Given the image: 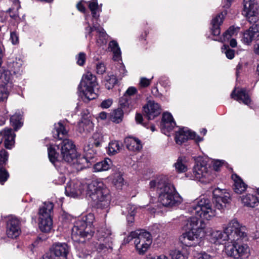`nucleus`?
Masks as SVG:
<instances>
[{
    "label": "nucleus",
    "mask_w": 259,
    "mask_h": 259,
    "mask_svg": "<svg viewBox=\"0 0 259 259\" xmlns=\"http://www.w3.org/2000/svg\"><path fill=\"white\" fill-rule=\"evenodd\" d=\"M53 133L54 138L62 140L61 143L57 146L58 149H60V156L62 160L74 166L77 170L88 166L87 164L89 162L85 154L84 156L79 155L73 142L64 138L67 134V131L61 122H59L55 125Z\"/></svg>",
    "instance_id": "f257e3e1"
},
{
    "label": "nucleus",
    "mask_w": 259,
    "mask_h": 259,
    "mask_svg": "<svg viewBox=\"0 0 259 259\" xmlns=\"http://www.w3.org/2000/svg\"><path fill=\"white\" fill-rule=\"evenodd\" d=\"M149 188L157 191L159 201L164 206H176L182 202V198L176 192L174 186L165 176H159L150 181Z\"/></svg>",
    "instance_id": "f03ea898"
},
{
    "label": "nucleus",
    "mask_w": 259,
    "mask_h": 259,
    "mask_svg": "<svg viewBox=\"0 0 259 259\" xmlns=\"http://www.w3.org/2000/svg\"><path fill=\"white\" fill-rule=\"evenodd\" d=\"M237 228L234 232V240H230L225 245V251L228 256L234 258H246L250 255L249 246L243 243V240L247 239L246 229L240 223L239 227Z\"/></svg>",
    "instance_id": "7ed1b4c3"
},
{
    "label": "nucleus",
    "mask_w": 259,
    "mask_h": 259,
    "mask_svg": "<svg viewBox=\"0 0 259 259\" xmlns=\"http://www.w3.org/2000/svg\"><path fill=\"white\" fill-rule=\"evenodd\" d=\"M185 226L189 231L180 237V241L187 246L196 245L204 237L205 224L198 218L190 217L186 220Z\"/></svg>",
    "instance_id": "20e7f679"
},
{
    "label": "nucleus",
    "mask_w": 259,
    "mask_h": 259,
    "mask_svg": "<svg viewBox=\"0 0 259 259\" xmlns=\"http://www.w3.org/2000/svg\"><path fill=\"white\" fill-rule=\"evenodd\" d=\"M94 220V214L90 213L74 222L71 232V237L74 241L84 242L92 237L95 232L93 225Z\"/></svg>",
    "instance_id": "39448f33"
},
{
    "label": "nucleus",
    "mask_w": 259,
    "mask_h": 259,
    "mask_svg": "<svg viewBox=\"0 0 259 259\" xmlns=\"http://www.w3.org/2000/svg\"><path fill=\"white\" fill-rule=\"evenodd\" d=\"M86 195L98 207L107 208L110 202L109 190L101 181L94 180L87 185Z\"/></svg>",
    "instance_id": "423d86ee"
},
{
    "label": "nucleus",
    "mask_w": 259,
    "mask_h": 259,
    "mask_svg": "<svg viewBox=\"0 0 259 259\" xmlns=\"http://www.w3.org/2000/svg\"><path fill=\"white\" fill-rule=\"evenodd\" d=\"M239 226V222L236 219H234L224 228V232L211 228L205 229L204 228V237H206L210 243L216 245L222 244L226 241L234 240V232Z\"/></svg>",
    "instance_id": "0eeeda50"
},
{
    "label": "nucleus",
    "mask_w": 259,
    "mask_h": 259,
    "mask_svg": "<svg viewBox=\"0 0 259 259\" xmlns=\"http://www.w3.org/2000/svg\"><path fill=\"white\" fill-rule=\"evenodd\" d=\"M188 211L196 218L200 217L207 220H210L216 214L215 210L212 208L210 200L205 198L196 200L189 207Z\"/></svg>",
    "instance_id": "6e6552de"
},
{
    "label": "nucleus",
    "mask_w": 259,
    "mask_h": 259,
    "mask_svg": "<svg viewBox=\"0 0 259 259\" xmlns=\"http://www.w3.org/2000/svg\"><path fill=\"white\" fill-rule=\"evenodd\" d=\"M96 77L91 72L84 74L78 86V90L82 92L88 100H91L97 97V94L94 92V88L97 86Z\"/></svg>",
    "instance_id": "1a4fd4ad"
},
{
    "label": "nucleus",
    "mask_w": 259,
    "mask_h": 259,
    "mask_svg": "<svg viewBox=\"0 0 259 259\" xmlns=\"http://www.w3.org/2000/svg\"><path fill=\"white\" fill-rule=\"evenodd\" d=\"M210 170V168L207 166L204 161H198L193 168V173L187 174V177L190 180H198L203 183H209L214 178Z\"/></svg>",
    "instance_id": "9d476101"
},
{
    "label": "nucleus",
    "mask_w": 259,
    "mask_h": 259,
    "mask_svg": "<svg viewBox=\"0 0 259 259\" xmlns=\"http://www.w3.org/2000/svg\"><path fill=\"white\" fill-rule=\"evenodd\" d=\"M137 234L134 240L135 247L138 253L143 254L152 243V236L149 232L144 230H137Z\"/></svg>",
    "instance_id": "9b49d317"
},
{
    "label": "nucleus",
    "mask_w": 259,
    "mask_h": 259,
    "mask_svg": "<svg viewBox=\"0 0 259 259\" xmlns=\"http://www.w3.org/2000/svg\"><path fill=\"white\" fill-rule=\"evenodd\" d=\"M243 12L250 23L259 22V5L255 0H243Z\"/></svg>",
    "instance_id": "f8f14e48"
},
{
    "label": "nucleus",
    "mask_w": 259,
    "mask_h": 259,
    "mask_svg": "<svg viewBox=\"0 0 259 259\" xmlns=\"http://www.w3.org/2000/svg\"><path fill=\"white\" fill-rule=\"evenodd\" d=\"M103 141V138L100 133H95L92 137L89 140V143L83 148L88 162H93V159L96 154V151L93 149L94 145L98 147Z\"/></svg>",
    "instance_id": "ddd939ff"
},
{
    "label": "nucleus",
    "mask_w": 259,
    "mask_h": 259,
    "mask_svg": "<svg viewBox=\"0 0 259 259\" xmlns=\"http://www.w3.org/2000/svg\"><path fill=\"white\" fill-rule=\"evenodd\" d=\"M69 247L65 243H56L50 249V252L43 257V259H67Z\"/></svg>",
    "instance_id": "4468645a"
},
{
    "label": "nucleus",
    "mask_w": 259,
    "mask_h": 259,
    "mask_svg": "<svg viewBox=\"0 0 259 259\" xmlns=\"http://www.w3.org/2000/svg\"><path fill=\"white\" fill-rule=\"evenodd\" d=\"M213 203L215 207L222 211L230 200V195L225 189H215L213 191Z\"/></svg>",
    "instance_id": "2eb2a0df"
},
{
    "label": "nucleus",
    "mask_w": 259,
    "mask_h": 259,
    "mask_svg": "<svg viewBox=\"0 0 259 259\" xmlns=\"http://www.w3.org/2000/svg\"><path fill=\"white\" fill-rule=\"evenodd\" d=\"M98 239L103 242L99 245L98 249L103 250L104 248L112 249L113 236L111 230L106 227L101 228L97 231Z\"/></svg>",
    "instance_id": "dca6fc26"
},
{
    "label": "nucleus",
    "mask_w": 259,
    "mask_h": 259,
    "mask_svg": "<svg viewBox=\"0 0 259 259\" xmlns=\"http://www.w3.org/2000/svg\"><path fill=\"white\" fill-rule=\"evenodd\" d=\"M188 139H194L197 142L203 140V138L196 135L194 132H192L187 127L180 128L176 132L175 140L178 144H182Z\"/></svg>",
    "instance_id": "f3484780"
},
{
    "label": "nucleus",
    "mask_w": 259,
    "mask_h": 259,
    "mask_svg": "<svg viewBox=\"0 0 259 259\" xmlns=\"http://www.w3.org/2000/svg\"><path fill=\"white\" fill-rule=\"evenodd\" d=\"M21 233L20 222L15 218H12L7 223L6 233L8 237L11 238H17Z\"/></svg>",
    "instance_id": "a211bd4d"
},
{
    "label": "nucleus",
    "mask_w": 259,
    "mask_h": 259,
    "mask_svg": "<svg viewBox=\"0 0 259 259\" xmlns=\"http://www.w3.org/2000/svg\"><path fill=\"white\" fill-rule=\"evenodd\" d=\"M87 185H82L79 182H70L65 187V194L67 196L75 198L81 195Z\"/></svg>",
    "instance_id": "6ab92c4d"
},
{
    "label": "nucleus",
    "mask_w": 259,
    "mask_h": 259,
    "mask_svg": "<svg viewBox=\"0 0 259 259\" xmlns=\"http://www.w3.org/2000/svg\"><path fill=\"white\" fill-rule=\"evenodd\" d=\"M144 111L149 120L153 119L161 113L160 105L154 101H149L144 106Z\"/></svg>",
    "instance_id": "aec40b11"
},
{
    "label": "nucleus",
    "mask_w": 259,
    "mask_h": 259,
    "mask_svg": "<svg viewBox=\"0 0 259 259\" xmlns=\"http://www.w3.org/2000/svg\"><path fill=\"white\" fill-rule=\"evenodd\" d=\"M252 24V25L246 30L243 35L242 40L247 45H249L252 40L259 36V22Z\"/></svg>",
    "instance_id": "412c9836"
},
{
    "label": "nucleus",
    "mask_w": 259,
    "mask_h": 259,
    "mask_svg": "<svg viewBox=\"0 0 259 259\" xmlns=\"http://www.w3.org/2000/svg\"><path fill=\"white\" fill-rule=\"evenodd\" d=\"M140 96L136 95V97L123 96L119 100L120 106L128 110L137 107L139 104Z\"/></svg>",
    "instance_id": "4be33fe9"
},
{
    "label": "nucleus",
    "mask_w": 259,
    "mask_h": 259,
    "mask_svg": "<svg viewBox=\"0 0 259 259\" xmlns=\"http://www.w3.org/2000/svg\"><path fill=\"white\" fill-rule=\"evenodd\" d=\"M15 136L12 129L5 128L0 132V144L4 139L5 147L7 149L12 148L15 144Z\"/></svg>",
    "instance_id": "5701e85b"
},
{
    "label": "nucleus",
    "mask_w": 259,
    "mask_h": 259,
    "mask_svg": "<svg viewBox=\"0 0 259 259\" xmlns=\"http://www.w3.org/2000/svg\"><path fill=\"white\" fill-rule=\"evenodd\" d=\"M231 97L247 105H249L251 101L248 92L245 89H235L231 94Z\"/></svg>",
    "instance_id": "b1692460"
},
{
    "label": "nucleus",
    "mask_w": 259,
    "mask_h": 259,
    "mask_svg": "<svg viewBox=\"0 0 259 259\" xmlns=\"http://www.w3.org/2000/svg\"><path fill=\"white\" fill-rule=\"evenodd\" d=\"M87 23L88 24V26L85 28V30L87 32H88L89 35H90L92 32L94 30H96L98 33L97 43L98 45L101 46L106 44L108 36L104 31V29L100 27H95L94 26L92 27L90 26L88 22Z\"/></svg>",
    "instance_id": "393cba45"
},
{
    "label": "nucleus",
    "mask_w": 259,
    "mask_h": 259,
    "mask_svg": "<svg viewBox=\"0 0 259 259\" xmlns=\"http://www.w3.org/2000/svg\"><path fill=\"white\" fill-rule=\"evenodd\" d=\"M241 201L244 206L249 208H259V198L256 194H246L241 197Z\"/></svg>",
    "instance_id": "a878e982"
},
{
    "label": "nucleus",
    "mask_w": 259,
    "mask_h": 259,
    "mask_svg": "<svg viewBox=\"0 0 259 259\" xmlns=\"http://www.w3.org/2000/svg\"><path fill=\"white\" fill-rule=\"evenodd\" d=\"M176 125V122L172 115L168 112H164L162 115L161 122V128L163 133L171 131Z\"/></svg>",
    "instance_id": "bb28decb"
},
{
    "label": "nucleus",
    "mask_w": 259,
    "mask_h": 259,
    "mask_svg": "<svg viewBox=\"0 0 259 259\" xmlns=\"http://www.w3.org/2000/svg\"><path fill=\"white\" fill-rule=\"evenodd\" d=\"M224 15L223 13L217 15L211 21V31L214 36H218L220 33V25L223 22Z\"/></svg>",
    "instance_id": "cd10ccee"
},
{
    "label": "nucleus",
    "mask_w": 259,
    "mask_h": 259,
    "mask_svg": "<svg viewBox=\"0 0 259 259\" xmlns=\"http://www.w3.org/2000/svg\"><path fill=\"white\" fill-rule=\"evenodd\" d=\"M54 204L51 202H45L39 208L38 218H52Z\"/></svg>",
    "instance_id": "c85d7f7f"
},
{
    "label": "nucleus",
    "mask_w": 259,
    "mask_h": 259,
    "mask_svg": "<svg viewBox=\"0 0 259 259\" xmlns=\"http://www.w3.org/2000/svg\"><path fill=\"white\" fill-rule=\"evenodd\" d=\"M127 148L132 151H139L142 148L140 140L133 137H127L125 139Z\"/></svg>",
    "instance_id": "c756f323"
},
{
    "label": "nucleus",
    "mask_w": 259,
    "mask_h": 259,
    "mask_svg": "<svg viewBox=\"0 0 259 259\" xmlns=\"http://www.w3.org/2000/svg\"><path fill=\"white\" fill-rule=\"evenodd\" d=\"M232 179L234 181L233 190L235 193L240 194L246 189L247 185L236 174L232 175Z\"/></svg>",
    "instance_id": "7c9ffc66"
},
{
    "label": "nucleus",
    "mask_w": 259,
    "mask_h": 259,
    "mask_svg": "<svg viewBox=\"0 0 259 259\" xmlns=\"http://www.w3.org/2000/svg\"><path fill=\"white\" fill-rule=\"evenodd\" d=\"M112 166V162L109 158H105L104 160L97 162L94 164V171L100 172L106 171L109 169Z\"/></svg>",
    "instance_id": "2f4dec72"
},
{
    "label": "nucleus",
    "mask_w": 259,
    "mask_h": 259,
    "mask_svg": "<svg viewBox=\"0 0 259 259\" xmlns=\"http://www.w3.org/2000/svg\"><path fill=\"white\" fill-rule=\"evenodd\" d=\"M38 226L41 231L48 233L52 228V218H38Z\"/></svg>",
    "instance_id": "473e14b6"
},
{
    "label": "nucleus",
    "mask_w": 259,
    "mask_h": 259,
    "mask_svg": "<svg viewBox=\"0 0 259 259\" xmlns=\"http://www.w3.org/2000/svg\"><path fill=\"white\" fill-rule=\"evenodd\" d=\"M23 61L20 59H16L9 64L10 72L16 75H19L22 72Z\"/></svg>",
    "instance_id": "72a5a7b5"
},
{
    "label": "nucleus",
    "mask_w": 259,
    "mask_h": 259,
    "mask_svg": "<svg viewBox=\"0 0 259 259\" xmlns=\"http://www.w3.org/2000/svg\"><path fill=\"white\" fill-rule=\"evenodd\" d=\"M108 49L113 54V59L115 61H118L121 59V51L118 43L112 40L109 42Z\"/></svg>",
    "instance_id": "f704fd0d"
},
{
    "label": "nucleus",
    "mask_w": 259,
    "mask_h": 259,
    "mask_svg": "<svg viewBox=\"0 0 259 259\" xmlns=\"http://www.w3.org/2000/svg\"><path fill=\"white\" fill-rule=\"evenodd\" d=\"M20 7V2L18 1H15L13 6L7 11V13L9 14L10 17L16 19L19 17L18 10Z\"/></svg>",
    "instance_id": "c9c22d12"
},
{
    "label": "nucleus",
    "mask_w": 259,
    "mask_h": 259,
    "mask_svg": "<svg viewBox=\"0 0 259 259\" xmlns=\"http://www.w3.org/2000/svg\"><path fill=\"white\" fill-rule=\"evenodd\" d=\"M22 115L19 113H15L10 118V122L14 126L15 130L17 131L22 125Z\"/></svg>",
    "instance_id": "e433bc0d"
},
{
    "label": "nucleus",
    "mask_w": 259,
    "mask_h": 259,
    "mask_svg": "<svg viewBox=\"0 0 259 259\" xmlns=\"http://www.w3.org/2000/svg\"><path fill=\"white\" fill-rule=\"evenodd\" d=\"M186 161V158L185 157H180L177 160V161L175 164V167L177 172H184L187 169V166L185 164Z\"/></svg>",
    "instance_id": "4c0bfd02"
},
{
    "label": "nucleus",
    "mask_w": 259,
    "mask_h": 259,
    "mask_svg": "<svg viewBox=\"0 0 259 259\" xmlns=\"http://www.w3.org/2000/svg\"><path fill=\"white\" fill-rule=\"evenodd\" d=\"M121 149V144L118 141H111L108 146V154L114 155L119 152Z\"/></svg>",
    "instance_id": "58836bf2"
},
{
    "label": "nucleus",
    "mask_w": 259,
    "mask_h": 259,
    "mask_svg": "<svg viewBox=\"0 0 259 259\" xmlns=\"http://www.w3.org/2000/svg\"><path fill=\"white\" fill-rule=\"evenodd\" d=\"M93 124L89 120L85 119L78 124V131L80 133L90 132L92 130Z\"/></svg>",
    "instance_id": "ea45409f"
},
{
    "label": "nucleus",
    "mask_w": 259,
    "mask_h": 259,
    "mask_svg": "<svg viewBox=\"0 0 259 259\" xmlns=\"http://www.w3.org/2000/svg\"><path fill=\"white\" fill-rule=\"evenodd\" d=\"M123 112L120 108L114 110L111 114V120L116 123H119L122 120Z\"/></svg>",
    "instance_id": "a19ab883"
},
{
    "label": "nucleus",
    "mask_w": 259,
    "mask_h": 259,
    "mask_svg": "<svg viewBox=\"0 0 259 259\" xmlns=\"http://www.w3.org/2000/svg\"><path fill=\"white\" fill-rule=\"evenodd\" d=\"M89 8L91 11L92 17L96 19H98L99 15L97 13L99 9L97 0H92L89 2Z\"/></svg>",
    "instance_id": "79ce46f5"
},
{
    "label": "nucleus",
    "mask_w": 259,
    "mask_h": 259,
    "mask_svg": "<svg viewBox=\"0 0 259 259\" xmlns=\"http://www.w3.org/2000/svg\"><path fill=\"white\" fill-rule=\"evenodd\" d=\"M117 78L114 75H108L105 78V85L108 90L112 89L117 82Z\"/></svg>",
    "instance_id": "37998d69"
},
{
    "label": "nucleus",
    "mask_w": 259,
    "mask_h": 259,
    "mask_svg": "<svg viewBox=\"0 0 259 259\" xmlns=\"http://www.w3.org/2000/svg\"><path fill=\"white\" fill-rule=\"evenodd\" d=\"M48 152L50 161L54 163L58 160V158L59 156V153L56 152L55 147L52 145L48 148Z\"/></svg>",
    "instance_id": "c03bdc74"
},
{
    "label": "nucleus",
    "mask_w": 259,
    "mask_h": 259,
    "mask_svg": "<svg viewBox=\"0 0 259 259\" xmlns=\"http://www.w3.org/2000/svg\"><path fill=\"white\" fill-rule=\"evenodd\" d=\"M236 30L235 28L233 26L230 27L225 33H224L222 37H220L219 39L213 38V39L222 42L225 41L230 38Z\"/></svg>",
    "instance_id": "a18cd8bd"
},
{
    "label": "nucleus",
    "mask_w": 259,
    "mask_h": 259,
    "mask_svg": "<svg viewBox=\"0 0 259 259\" xmlns=\"http://www.w3.org/2000/svg\"><path fill=\"white\" fill-rule=\"evenodd\" d=\"M112 183L117 189H121L123 184V178L120 174H115L113 176Z\"/></svg>",
    "instance_id": "49530a36"
},
{
    "label": "nucleus",
    "mask_w": 259,
    "mask_h": 259,
    "mask_svg": "<svg viewBox=\"0 0 259 259\" xmlns=\"http://www.w3.org/2000/svg\"><path fill=\"white\" fill-rule=\"evenodd\" d=\"M9 94L8 85L0 87V101H4L7 99Z\"/></svg>",
    "instance_id": "de8ad7c7"
},
{
    "label": "nucleus",
    "mask_w": 259,
    "mask_h": 259,
    "mask_svg": "<svg viewBox=\"0 0 259 259\" xmlns=\"http://www.w3.org/2000/svg\"><path fill=\"white\" fill-rule=\"evenodd\" d=\"M137 207L134 205L127 204L126 210H122V213L125 215L134 216L136 213Z\"/></svg>",
    "instance_id": "09e8293b"
},
{
    "label": "nucleus",
    "mask_w": 259,
    "mask_h": 259,
    "mask_svg": "<svg viewBox=\"0 0 259 259\" xmlns=\"http://www.w3.org/2000/svg\"><path fill=\"white\" fill-rule=\"evenodd\" d=\"M222 52L224 53L227 58L229 59H232L234 57V51L230 49L229 47L228 46H224V47L222 48Z\"/></svg>",
    "instance_id": "8fccbe9b"
},
{
    "label": "nucleus",
    "mask_w": 259,
    "mask_h": 259,
    "mask_svg": "<svg viewBox=\"0 0 259 259\" xmlns=\"http://www.w3.org/2000/svg\"><path fill=\"white\" fill-rule=\"evenodd\" d=\"M8 177V172L5 169L4 166L0 165V183L3 184L7 180Z\"/></svg>",
    "instance_id": "3c124183"
},
{
    "label": "nucleus",
    "mask_w": 259,
    "mask_h": 259,
    "mask_svg": "<svg viewBox=\"0 0 259 259\" xmlns=\"http://www.w3.org/2000/svg\"><path fill=\"white\" fill-rule=\"evenodd\" d=\"M169 255L172 259H185L184 255L179 250H171L169 251Z\"/></svg>",
    "instance_id": "603ef678"
},
{
    "label": "nucleus",
    "mask_w": 259,
    "mask_h": 259,
    "mask_svg": "<svg viewBox=\"0 0 259 259\" xmlns=\"http://www.w3.org/2000/svg\"><path fill=\"white\" fill-rule=\"evenodd\" d=\"M127 71L123 64H119L118 67V72L116 73V76L118 78L121 79L123 76L126 75Z\"/></svg>",
    "instance_id": "864d4df0"
},
{
    "label": "nucleus",
    "mask_w": 259,
    "mask_h": 259,
    "mask_svg": "<svg viewBox=\"0 0 259 259\" xmlns=\"http://www.w3.org/2000/svg\"><path fill=\"white\" fill-rule=\"evenodd\" d=\"M8 158V153L5 150L0 151V165L5 166Z\"/></svg>",
    "instance_id": "5fc2aeb1"
},
{
    "label": "nucleus",
    "mask_w": 259,
    "mask_h": 259,
    "mask_svg": "<svg viewBox=\"0 0 259 259\" xmlns=\"http://www.w3.org/2000/svg\"><path fill=\"white\" fill-rule=\"evenodd\" d=\"M77 63L80 66H82L85 61L86 55L85 53L81 52L76 56Z\"/></svg>",
    "instance_id": "6e6d98bb"
},
{
    "label": "nucleus",
    "mask_w": 259,
    "mask_h": 259,
    "mask_svg": "<svg viewBox=\"0 0 259 259\" xmlns=\"http://www.w3.org/2000/svg\"><path fill=\"white\" fill-rule=\"evenodd\" d=\"M137 234V230L131 232L130 234L124 239L122 242V244H127L133 239L135 240Z\"/></svg>",
    "instance_id": "4d7b16f0"
},
{
    "label": "nucleus",
    "mask_w": 259,
    "mask_h": 259,
    "mask_svg": "<svg viewBox=\"0 0 259 259\" xmlns=\"http://www.w3.org/2000/svg\"><path fill=\"white\" fill-rule=\"evenodd\" d=\"M10 40L13 45H16L19 44L18 34L16 31H13L10 34Z\"/></svg>",
    "instance_id": "13d9d810"
},
{
    "label": "nucleus",
    "mask_w": 259,
    "mask_h": 259,
    "mask_svg": "<svg viewBox=\"0 0 259 259\" xmlns=\"http://www.w3.org/2000/svg\"><path fill=\"white\" fill-rule=\"evenodd\" d=\"M137 93V90L133 87H129L125 92L123 96L136 97L135 94Z\"/></svg>",
    "instance_id": "bf43d9fd"
},
{
    "label": "nucleus",
    "mask_w": 259,
    "mask_h": 259,
    "mask_svg": "<svg viewBox=\"0 0 259 259\" xmlns=\"http://www.w3.org/2000/svg\"><path fill=\"white\" fill-rule=\"evenodd\" d=\"M151 79H148L145 77H142L140 79V84L142 88H146L149 85Z\"/></svg>",
    "instance_id": "052dcab7"
},
{
    "label": "nucleus",
    "mask_w": 259,
    "mask_h": 259,
    "mask_svg": "<svg viewBox=\"0 0 259 259\" xmlns=\"http://www.w3.org/2000/svg\"><path fill=\"white\" fill-rule=\"evenodd\" d=\"M113 101L112 99H108L104 100L101 104V107L102 108H109L112 104Z\"/></svg>",
    "instance_id": "680f3d73"
},
{
    "label": "nucleus",
    "mask_w": 259,
    "mask_h": 259,
    "mask_svg": "<svg viewBox=\"0 0 259 259\" xmlns=\"http://www.w3.org/2000/svg\"><path fill=\"white\" fill-rule=\"evenodd\" d=\"M97 73L100 74H103L106 70V68L104 64L99 63L96 66Z\"/></svg>",
    "instance_id": "e2e57ef3"
},
{
    "label": "nucleus",
    "mask_w": 259,
    "mask_h": 259,
    "mask_svg": "<svg viewBox=\"0 0 259 259\" xmlns=\"http://www.w3.org/2000/svg\"><path fill=\"white\" fill-rule=\"evenodd\" d=\"M195 259H211V258L209 254L203 252L198 254Z\"/></svg>",
    "instance_id": "0e129e2a"
},
{
    "label": "nucleus",
    "mask_w": 259,
    "mask_h": 259,
    "mask_svg": "<svg viewBox=\"0 0 259 259\" xmlns=\"http://www.w3.org/2000/svg\"><path fill=\"white\" fill-rule=\"evenodd\" d=\"M222 162L220 160H215L213 162V167L215 171L219 170L220 167L222 165Z\"/></svg>",
    "instance_id": "69168bd1"
},
{
    "label": "nucleus",
    "mask_w": 259,
    "mask_h": 259,
    "mask_svg": "<svg viewBox=\"0 0 259 259\" xmlns=\"http://www.w3.org/2000/svg\"><path fill=\"white\" fill-rule=\"evenodd\" d=\"M148 259H168V258L164 254H161L149 257Z\"/></svg>",
    "instance_id": "338daca9"
},
{
    "label": "nucleus",
    "mask_w": 259,
    "mask_h": 259,
    "mask_svg": "<svg viewBox=\"0 0 259 259\" xmlns=\"http://www.w3.org/2000/svg\"><path fill=\"white\" fill-rule=\"evenodd\" d=\"M254 52L256 54L259 55V39L254 46Z\"/></svg>",
    "instance_id": "774afa93"
}]
</instances>
